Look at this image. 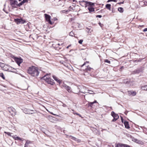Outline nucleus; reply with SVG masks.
<instances>
[{"label":"nucleus","instance_id":"1","mask_svg":"<svg viewBox=\"0 0 147 147\" xmlns=\"http://www.w3.org/2000/svg\"><path fill=\"white\" fill-rule=\"evenodd\" d=\"M27 73L31 76L36 77L38 75L39 72L38 68L32 66L28 68Z\"/></svg>","mask_w":147,"mask_h":147},{"label":"nucleus","instance_id":"2","mask_svg":"<svg viewBox=\"0 0 147 147\" xmlns=\"http://www.w3.org/2000/svg\"><path fill=\"white\" fill-rule=\"evenodd\" d=\"M42 78L49 84L53 85L54 84L53 80L50 78L48 74Z\"/></svg>","mask_w":147,"mask_h":147},{"label":"nucleus","instance_id":"3","mask_svg":"<svg viewBox=\"0 0 147 147\" xmlns=\"http://www.w3.org/2000/svg\"><path fill=\"white\" fill-rule=\"evenodd\" d=\"M10 4L14 8H16L18 6V3L16 0H10Z\"/></svg>","mask_w":147,"mask_h":147},{"label":"nucleus","instance_id":"4","mask_svg":"<svg viewBox=\"0 0 147 147\" xmlns=\"http://www.w3.org/2000/svg\"><path fill=\"white\" fill-rule=\"evenodd\" d=\"M91 4H90V5H88V7L87 8L90 13H91L92 12L94 11V9L93 6L94 5V3L91 2Z\"/></svg>","mask_w":147,"mask_h":147},{"label":"nucleus","instance_id":"5","mask_svg":"<svg viewBox=\"0 0 147 147\" xmlns=\"http://www.w3.org/2000/svg\"><path fill=\"white\" fill-rule=\"evenodd\" d=\"M112 116L113 117V119L112 120V121H115L117 120L119 118V116L117 114L115 113L113 111H112L111 113Z\"/></svg>","mask_w":147,"mask_h":147},{"label":"nucleus","instance_id":"6","mask_svg":"<svg viewBox=\"0 0 147 147\" xmlns=\"http://www.w3.org/2000/svg\"><path fill=\"white\" fill-rule=\"evenodd\" d=\"M44 15L45 16V19L46 20L49 24L52 25L53 24V23L51 22L50 20L51 16L47 14H45Z\"/></svg>","mask_w":147,"mask_h":147},{"label":"nucleus","instance_id":"7","mask_svg":"<svg viewBox=\"0 0 147 147\" xmlns=\"http://www.w3.org/2000/svg\"><path fill=\"white\" fill-rule=\"evenodd\" d=\"M15 22L17 24H24L25 21L22 19H17L15 20Z\"/></svg>","mask_w":147,"mask_h":147},{"label":"nucleus","instance_id":"8","mask_svg":"<svg viewBox=\"0 0 147 147\" xmlns=\"http://www.w3.org/2000/svg\"><path fill=\"white\" fill-rule=\"evenodd\" d=\"M63 87L66 89L67 91L69 92H71L72 91L71 88L70 87L67 85H66L63 84Z\"/></svg>","mask_w":147,"mask_h":147},{"label":"nucleus","instance_id":"9","mask_svg":"<svg viewBox=\"0 0 147 147\" xmlns=\"http://www.w3.org/2000/svg\"><path fill=\"white\" fill-rule=\"evenodd\" d=\"M80 2H81L82 3H84V5H85V7H88V5H89L91 4V2H90L87 1H85L84 0H82L79 1V3Z\"/></svg>","mask_w":147,"mask_h":147},{"label":"nucleus","instance_id":"10","mask_svg":"<svg viewBox=\"0 0 147 147\" xmlns=\"http://www.w3.org/2000/svg\"><path fill=\"white\" fill-rule=\"evenodd\" d=\"M15 61L19 66H20V64L22 62V59L18 58H15Z\"/></svg>","mask_w":147,"mask_h":147},{"label":"nucleus","instance_id":"11","mask_svg":"<svg viewBox=\"0 0 147 147\" xmlns=\"http://www.w3.org/2000/svg\"><path fill=\"white\" fill-rule=\"evenodd\" d=\"M12 137L15 140H22V139L18 136H12Z\"/></svg>","mask_w":147,"mask_h":147},{"label":"nucleus","instance_id":"12","mask_svg":"<svg viewBox=\"0 0 147 147\" xmlns=\"http://www.w3.org/2000/svg\"><path fill=\"white\" fill-rule=\"evenodd\" d=\"M9 66L7 65H5L2 69L5 71H8Z\"/></svg>","mask_w":147,"mask_h":147},{"label":"nucleus","instance_id":"13","mask_svg":"<svg viewBox=\"0 0 147 147\" xmlns=\"http://www.w3.org/2000/svg\"><path fill=\"white\" fill-rule=\"evenodd\" d=\"M125 144H116L115 147H125Z\"/></svg>","mask_w":147,"mask_h":147},{"label":"nucleus","instance_id":"14","mask_svg":"<svg viewBox=\"0 0 147 147\" xmlns=\"http://www.w3.org/2000/svg\"><path fill=\"white\" fill-rule=\"evenodd\" d=\"M132 140L135 142H136L137 143H140V141L137 139L135 138H132Z\"/></svg>","mask_w":147,"mask_h":147},{"label":"nucleus","instance_id":"15","mask_svg":"<svg viewBox=\"0 0 147 147\" xmlns=\"http://www.w3.org/2000/svg\"><path fill=\"white\" fill-rule=\"evenodd\" d=\"M53 77L55 80L57 82H58L59 83V84L60 83H61V81H60V80L58 79V78H57L55 76H53Z\"/></svg>","mask_w":147,"mask_h":147},{"label":"nucleus","instance_id":"16","mask_svg":"<svg viewBox=\"0 0 147 147\" xmlns=\"http://www.w3.org/2000/svg\"><path fill=\"white\" fill-rule=\"evenodd\" d=\"M124 124L126 128L127 129H129V125L128 122L127 121H125Z\"/></svg>","mask_w":147,"mask_h":147},{"label":"nucleus","instance_id":"17","mask_svg":"<svg viewBox=\"0 0 147 147\" xmlns=\"http://www.w3.org/2000/svg\"><path fill=\"white\" fill-rule=\"evenodd\" d=\"M14 69H15L14 68L12 67H11L10 66H9V69H8V71H10V72H13L14 71Z\"/></svg>","mask_w":147,"mask_h":147},{"label":"nucleus","instance_id":"18","mask_svg":"<svg viewBox=\"0 0 147 147\" xmlns=\"http://www.w3.org/2000/svg\"><path fill=\"white\" fill-rule=\"evenodd\" d=\"M111 5L110 4H107L106 5V8L109 10H111Z\"/></svg>","mask_w":147,"mask_h":147},{"label":"nucleus","instance_id":"19","mask_svg":"<svg viewBox=\"0 0 147 147\" xmlns=\"http://www.w3.org/2000/svg\"><path fill=\"white\" fill-rule=\"evenodd\" d=\"M118 11L121 13H122L123 11V8L121 7H120L118 8Z\"/></svg>","mask_w":147,"mask_h":147},{"label":"nucleus","instance_id":"20","mask_svg":"<svg viewBox=\"0 0 147 147\" xmlns=\"http://www.w3.org/2000/svg\"><path fill=\"white\" fill-rule=\"evenodd\" d=\"M141 89L143 90H147V85L142 87Z\"/></svg>","mask_w":147,"mask_h":147},{"label":"nucleus","instance_id":"21","mask_svg":"<svg viewBox=\"0 0 147 147\" xmlns=\"http://www.w3.org/2000/svg\"><path fill=\"white\" fill-rule=\"evenodd\" d=\"M34 111L32 110H28L27 111V113L28 114H32L34 113L33 112Z\"/></svg>","mask_w":147,"mask_h":147},{"label":"nucleus","instance_id":"22","mask_svg":"<svg viewBox=\"0 0 147 147\" xmlns=\"http://www.w3.org/2000/svg\"><path fill=\"white\" fill-rule=\"evenodd\" d=\"M94 104L93 102H89L88 106L92 107V105Z\"/></svg>","mask_w":147,"mask_h":147},{"label":"nucleus","instance_id":"23","mask_svg":"<svg viewBox=\"0 0 147 147\" xmlns=\"http://www.w3.org/2000/svg\"><path fill=\"white\" fill-rule=\"evenodd\" d=\"M0 77H1L3 79H5L4 75L3 73H0Z\"/></svg>","mask_w":147,"mask_h":147},{"label":"nucleus","instance_id":"24","mask_svg":"<svg viewBox=\"0 0 147 147\" xmlns=\"http://www.w3.org/2000/svg\"><path fill=\"white\" fill-rule=\"evenodd\" d=\"M88 91L89 92H87L89 93L90 94H94V92L92 91L88 90Z\"/></svg>","mask_w":147,"mask_h":147},{"label":"nucleus","instance_id":"25","mask_svg":"<svg viewBox=\"0 0 147 147\" xmlns=\"http://www.w3.org/2000/svg\"><path fill=\"white\" fill-rule=\"evenodd\" d=\"M4 65H5L4 64L2 63H0V66L2 69L3 68V67H4Z\"/></svg>","mask_w":147,"mask_h":147},{"label":"nucleus","instance_id":"26","mask_svg":"<svg viewBox=\"0 0 147 147\" xmlns=\"http://www.w3.org/2000/svg\"><path fill=\"white\" fill-rule=\"evenodd\" d=\"M104 62L105 63H107L109 64L111 63V62L110 61H109L108 59H105V60Z\"/></svg>","mask_w":147,"mask_h":147},{"label":"nucleus","instance_id":"27","mask_svg":"<svg viewBox=\"0 0 147 147\" xmlns=\"http://www.w3.org/2000/svg\"><path fill=\"white\" fill-rule=\"evenodd\" d=\"M24 3L23 2V1H22L20 3H18V6L20 7Z\"/></svg>","mask_w":147,"mask_h":147},{"label":"nucleus","instance_id":"28","mask_svg":"<svg viewBox=\"0 0 147 147\" xmlns=\"http://www.w3.org/2000/svg\"><path fill=\"white\" fill-rule=\"evenodd\" d=\"M4 133L6 134H7L9 136H11V133H10L9 132H6V131H5L4 132Z\"/></svg>","mask_w":147,"mask_h":147},{"label":"nucleus","instance_id":"29","mask_svg":"<svg viewBox=\"0 0 147 147\" xmlns=\"http://www.w3.org/2000/svg\"><path fill=\"white\" fill-rule=\"evenodd\" d=\"M80 4L82 5V6H85V5H84V3H82L81 2H80L79 3Z\"/></svg>","mask_w":147,"mask_h":147},{"label":"nucleus","instance_id":"30","mask_svg":"<svg viewBox=\"0 0 147 147\" xmlns=\"http://www.w3.org/2000/svg\"><path fill=\"white\" fill-rule=\"evenodd\" d=\"M110 1H114L116 2L117 1V0H108L107 1V2H109Z\"/></svg>","mask_w":147,"mask_h":147},{"label":"nucleus","instance_id":"31","mask_svg":"<svg viewBox=\"0 0 147 147\" xmlns=\"http://www.w3.org/2000/svg\"><path fill=\"white\" fill-rule=\"evenodd\" d=\"M30 141L28 140H27V141L26 142L25 144H26L27 145H28V144H30Z\"/></svg>","mask_w":147,"mask_h":147},{"label":"nucleus","instance_id":"32","mask_svg":"<svg viewBox=\"0 0 147 147\" xmlns=\"http://www.w3.org/2000/svg\"><path fill=\"white\" fill-rule=\"evenodd\" d=\"M83 41V40H80L78 41V42L79 43L81 44H82V42Z\"/></svg>","mask_w":147,"mask_h":147},{"label":"nucleus","instance_id":"33","mask_svg":"<svg viewBox=\"0 0 147 147\" xmlns=\"http://www.w3.org/2000/svg\"><path fill=\"white\" fill-rule=\"evenodd\" d=\"M71 138L72 139H73V140H77V139L76 138H75V137H74L71 136Z\"/></svg>","mask_w":147,"mask_h":147},{"label":"nucleus","instance_id":"34","mask_svg":"<svg viewBox=\"0 0 147 147\" xmlns=\"http://www.w3.org/2000/svg\"><path fill=\"white\" fill-rule=\"evenodd\" d=\"M69 34V35L71 36H73V35L74 34L73 32H70Z\"/></svg>","mask_w":147,"mask_h":147},{"label":"nucleus","instance_id":"35","mask_svg":"<svg viewBox=\"0 0 147 147\" xmlns=\"http://www.w3.org/2000/svg\"><path fill=\"white\" fill-rule=\"evenodd\" d=\"M131 94L134 95H135L136 94V92H133Z\"/></svg>","mask_w":147,"mask_h":147},{"label":"nucleus","instance_id":"36","mask_svg":"<svg viewBox=\"0 0 147 147\" xmlns=\"http://www.w3.org/2000/svg\"><path fill=\"white\" fill-rule=\"evenodd\" d=\"M52 117L51 116H49V120L51 121H52V120H51V119H52Z\"/></svg>","mask_w":147,"mask_h":147},{"label":"nucleus","instance_id":"37","mask_svg":"<svg viewBox=\"0 0 147 147\" xmlns=\"http://www.w3.org/2000/svg\"><path fill=\"white\" fill-rule=\"evenodd\" d=\"M96 17H98L99 18H101L102 17V16L101 15H97L96 16Z\"/></svg>","mask_w":147,"mask_h":147},{"label":"nucleus","instance_id":"38","mask_svg":"<svg viewBox=\"0 0 147 147\" xmlns=\"http://www.w3.org/2000/svg\"><path fill=\"white\" fill-rule=\"evenodd\" d=\"M143 31H144V32H146V31H147V28H145V29L143 30Z\"/></svg>","mask_w":147,"mask_h":147},{"label":"nucleus","instance_id":"39","mask_svg":"<svg viewBox=\"0 0 147 147\" xmlns=\"http://www.w3.org/2000/svg\"><path fill=\"white\" fill-rule=\"evenodd\" d=\"M24 3H25L28 1L27 0H23L22 1Z\"/></svg>","mask_w":147,"mask_h":147},{"label":"nucleus","instance_id":"40","mask_svg":"<svg viewBox=\"0 0 147 147\" xmlns=\"http://www.w3.org/2000/svg\"><path fill=\"white\" fill-rule=\"evenodd\" d=\"M61 12L62 13H65V12H66V11H65V10H63V11H61Z\"/></svg>","mask_w":147,"mask_h":147},{"label":"nucleus","instance_id":"41","mask_svg":"<svg viewBox=\"0 0 147 147\" xmlns=\"http://www.w3.org/2000/svg\"><path fill=\"white\" fill-rule=\"evenodd\" d=\"M76 115H79L80 116V117H81V115H80L79 114H78V113H76Z\"/></svg>","mask_w":147,"mask_h":147},{"label":"nucleus","instance_id":"42","mask_svg":"<svg viewBox=\"0 0 147 147\" xmlns=\"http://www.w3.org/2000/svg\"><path fill=\"white\" fill-rule=\"evenodd\" d=\"M121 120L122 122L123 123V118L122 117H121Z\"/></svg>","mask_w":147,"mask_h":147},{"label":"nucleus","instance_id":"43","mask_svg":"<svg viewBox=\"0 0 147 147\" xmlns=\"http://www.w3.org/2000/svg\"><path fill=\"white\" fill-rule=\"evenodd\" d=\"M28 147V145L25 144V145H24V147Z\"/></svg>","mask_w":147,"mask_h":147},{"label":"nucleus","instance_id":"44","mask_svg":"<svg viewBox=\"0 0 147 147\" xmlns=\"http://www.w3.org/2000/svg\"><path fill=\"white\" fill-rule=\"evenodd\" d=\"M70 46H71V45H69L67 47V48L68 49Z\"/></svg>","mask_w":147,"mask_h":147},{"label":"nucleus","instance_id":"45","mask_svg":"<svg viewBox=\"0 0 147 147\" xmlns=\"http://www.w3.org/2000/svg\"><path fill=\"white\" fill-rule=\"evenodd\" d=\"M93 102L94 103H97V102L96 100H94Z\"/></svg>","mask_w":147,"mask_h":147},{"label":"nucleus","instance_id":"46","mask_svg":"<svg viewBox=\"0 0 147 147\" xmlns=\"http://www.w3.org/2000/svg\"><path fill=\"white\" fill-rule=\"evenodd\" d=\"M63 106L64 107H66V105L65 104H63Z\"/></svg>","mask_w":147,"mask_h":147},{"label":"nucleus","instance_id":"47","mask_svg":"<svg viewBox=\"0 0 147 147\" xmlns=\"http://www.w3.org/2000/svg\"><path fill=\"white\" fill-rule=\"evenodd\" d=\"M73 113L74 114H76V113H75V112H74V111L73 110Z\"/></svg>","mask_w":147,"mask_h":147},{"label":"nucleus","instance_id":"48","mask_svg":"<svg viewBox=\"0 0 147 147\" xmlns=\"http://www.w3.org/2000/svg\"><path fill=\"white\" fill-rule=\"evenodd\" d=\"M50 113H51V114H53V115H55V114H53V113H52V112H50Z\"/></svg>","mask_w":147,"mask_h":147},{"label":"nucleus","instance_id":"49","mask_svg":"<svg viewBox=\"0 0 147 147\" xmlns=\"http://www.w3.org/2000/svg\"><path fill=\"white\" fill-rule=\"evenodd\" d=\"M57 20V18H54V20Z\"/></svg>","mask_w":147,"mask_h":147},{"label":"nucleus","instance_id":"50","mask_svg":"<svg viewBox=\"0 0 147 147\" xmlns=\"http://www.w3.org/2000/svg\"><path fill=\"white\" fill-rule=\"evenodd\" d=\"M123 3V2H121V3H118L120 4Z\"/></svg>","mask_w":147,"mask_h":147},{"label":"nucleus","instance_id":"51","mask_svg":"<svg viewBox=\"0 0 147 147\" xmlns=\"http://www.w3.org/2000/svg\"><path fill=\"white\" fill-rule=\"evenodd\" d=\"M85 65V63H84L83 65H82V66H84Z\"/></svg>","mask_w":147,"mask_h":147},{"label":"nucleus","instance_id":"52","mask_svg":"<svg viewBox=\"0 0 147 147\" xmlns=\"http://www.w3.org/2000/svg\"><path fill=\"white\" fill-rule=\"evenodd\" d=\"M21 0H19V1H20Z\"/></svg>","mask_w":147,"mask_h":147},{"label":"nucleus","instance_id":"53","mask_svg":"<svg viewBox=\"0 0 147 147\" xmlns=\"http://www.w3.org/2000/svg\"><path fill=\"white\" fill-rule=\"evenodd\" d=\"M100 23H99V25H100Z\"/></svg>","mask_w":147,"mask_h":147},{"label":"nucleus","instance_id":"54","mask_svg":"<svg viewBox=\"0 0 147 147\" xmlns=\"http://www.w3.org/2000/svg\"><path fill=\"white\" fill-rule=\"evenodd\" d=\"M142 70L140 71H142Z\"/></svg>","mask_w":147,"mask_h":147}]
</instances>
